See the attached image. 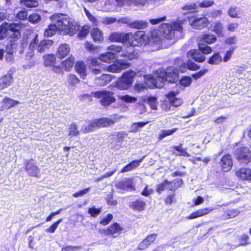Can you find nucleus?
<instances>
[{
  "label": "nucleus",
  "instance_id": "4be33fe9",
  "mask_svg": "<svg viewBox=\"0 0 251 251\" xmlns=\"http://www.w3.org/2000/svg\"><path fill=\"white\" fill-rule=\"evenodd\" d=\"M126 64L119 63L118 62L116 63L108 66L106 67L107 71L112 73H119L122 70L126 67Z\"/></svg>",
  "mask_w": 251,
  "mask_h": 251
},
{
  "label": "nucleus",
  "instance_id": "4c0bfd02",
  "mask_svg": "<svg viewBox=\"0 0 251 251\" xmlns=\"http://www.w3.org/2000/svg\"><path fill=\"white\" fill-rule=\"evenodd\" d=\"M148 25V23L144 21H136L131 24V27L138 29H144Z\"/></svg>",
  "mask_w": 251,
  "mask_h": 251
},
{
  "label": "nucleus",
  "instance_id": "9b49d317",
  "mask_svg": "<svg viewBox=\"0 0 251 251\" xmlns=\"http://www.w3.org/2000/svg\"><path fill=\"white\" fill-rule=\"evenodd\" d=\"M189 22H191V25L193 28L197 29H201L207 25L208 20L205 17H194L192 22L190 20Z\"/></svg>",
  "mask_w": 251,
  "mask_h": 251
},
{
  "label": "nucleus",
  "instance_id": "9d476101",
  "mask_svg": "<svg viewBox=\"0 0 251 251\" xmlns=\"http://www.w3.org/2000/svg\"><path fill=\"white\" fill-rule=\"evenodd\" d=\"M159 33L160 35L168 39H171L174 36V31L173 30V27H172L171 25L166 23H163L160 25L157 30V36H158Z\"/></svg>",
  "mask_w": 251,
  "mask_h": 251
},
{
  "label": "nucleus",
  "instance_id": "2f4dec72",
  "mask_svg": "<svg viewBox=\"0 0 251 251\" xmlns=\"http://www.w3.org/2000/svg\"><path fill=\"white\" fill-rule=\"evenodd\" d=\"M133 37V36L130 39V41L131 40V41H133V39H132ZM134 38L135 39V41L137 42L136 43H134L132 41V42H130V44H135L134 46H133V47L134 48V46H138L139 45L138 44H140V45H142L141 42L142 41H144L146 39V36L144 34V33L143 31H138L136 34L134 35Z\"/></svg>",
  "mask_w": 251,
  "mask_h": 251
},
{
  "label": "nucleus",
  "instance_id": "6e6d98bb",
  "mask_svg": "<svg viewBox=\"0 0 251 251\" xmlns=\"http://www.w3.org/2000/svg\"><path fill=\"white\" fill-rule=\"evenodd\" d=\"M187 68L191 71H197L200 69V66L197 65L191 60L188 61L187 63Z\"/></svg>",
  "mask_w": 251,
  "mask_h": 251
},
{
  "label": "nucleus",
  "instance_id": "338daca9",
  "mask_svg": "<svg viewBox=\"0 0 251 251\" xmlns=\"http://www.w3.org/2000/svg\"><path fill=\"white\" fill-rule=\"evenodd\" d=\"M239 212L235 209L229 210L226 214V217L227 218H232L238 215Z\"/></svg>",
  "mask_w": 251,
  "mask_h": 251
},
{
  "label": "nucleus",
  "instance_id": "37998d69",
  "mask_svg": "<svg viewBox=\"0 0 251 251\" xmlns=\"http://www.w3.org/2000/svg\"><path fill=\"white\" fill-rule=\"evenodd\" d=\"M192 81V79L191 77L188 76H184L179 80V83L184 87L189 86L191 84Z\"/></svg>",
  "mask_w": 251,
  "mask_h": 251
},
{
  "label": "nucleus",
  "instance_id": "393cba45",
  "mask_svg": "<svg viewBox=\"0 0 251 251\" xmlns=\"http://www.w3.org/2000/svg\"><path fill=\"white\" fill-rule=\"evenodd\" d=\"M212 30L219 37H223L224 35V28L223 25L220 22L217 21L213 23Z\"/></svg>",
  "mask_w": 251,
  "mask_h": 251
},
{
  "label": "nucleus",
  "instance_id": "bb28decb",
  "mask_svg": "<svg viewBox=\"0 0 251 251\" xmlns=\"http://www.w3.org/2000/svg\"><path fill=\"white\" fill-rule=\"evenodd\" d=\"M176 93L174 91H172L167 94L168 101L170 105H172L175 107L179 106L181 103L180 100L176 97Z\"/></svg>",
  "mask_w": 251,
  "mask_h": 251
},
{
  "label": "nucleus",
  "instance_id": "1a4fd4ad",
  "mask_svg": "<svg viewBox=\"0 0 251 251\" xmlns=\"http://www.w3.org/2000/svg\"><path fill=\"white\" fill-rule=\"evenodd\" d=\"M116 59V54L114 52H107L100 55L98 59L93 58L91 64L94 66H100V61L110 63Z\"/></svg>",
  "mask_w": 251,
  "mask_h": 251
},
{
  "label": "nucleus",
  "instance_id": "680f3d73",
  "mask_svg": "<svg viewBox=\"0 0 251 251\" xmlns=\"http://www.w3.org/2000/svg\"><path fill=\"white\" fill-rule=\"evenodd\" d=\"M82 248V246H67L62 248L61 251H76Z\"/></svg>",
  "mask_w": 251,
  "mask_h": 251
},
{
  "label": "nucleus",
  "instance_id": "aec40b11",
  "mask_svg": "<svg viewBox=\"0 0 251 251\" xmlns=\"http://www.w3.org/2000/svg\"><path fill=\"white\" fill-rule=\"evenodd\" d=\"M213 209H214L211 207H207L200 209L198 210L197 211L192 213L190 215H189L187 217V218L188 219H193L201 217L202 216L208 214L209 212L213 210Z\"/></svg>",
  "mask_w": 251,
  "mask_h": 251
},
{
  "label": "nucleus",
  "instance_id": "0e129e2a",
  "mask_svg": "<svg viewBox=\"0 0 251 251\" xmlns=\"http://www.w3.org/2000/svg\"><path fill=\"white\" fill-rule=\"evenodd\" d=\"M207 71L208 70L207 69L201 70L197 73L192 74V77L194 79L197 80L204 75L207 72Z\"/></svg>",
  "mask_w": 251,
  "mask_h": 251
},
{
  "label": "nucleus",
  "instance_id": "473e14b6",
  "mask_svg": "<svg viewBox=\"0 0 251 251\" xmlns=\"http://www.w3.org/2000/svg\"><path fill=\"white\" fill-rule=\"evenodd\" d=\"M222 61V58L219 52L213 54L208 59V63L211 65H218Z\"/></svg>",
  "mask_w": 251,
  "mask_h": 251
},
{
  "label": "nucleus",
  "instance_id": "423d86ee",
  "mask_svg": "<svg viewBox=\"0 0 251 251\" xmlns=\"http://www.w3.org/2000/svg\"><path fill=\"white\" fill-rule=\"evenodd\" d=\"M135 75V73L133 71L125 73L117 81L116 87L121 90L128 89L132 84L133 78Z\"/></svg>",
  "mask_w": 251,
  "mask_h": 251
},
{
  "label": "nucleus",
  "instance_id": "cd10ccee",
  "mask_svg": "<svg viewBox=\"0 0 251 251\" xmlns=\"http://www.w3.org/2000/svg\"><path fill=\"white\" fill-rule=\"evenodd\" d=\"M38 35L36 34L29 44V51L26 53V57H25L26 59L27 60L30 59L34 56V53L33 51V50L36 47L35 46L37 45H38Z\"/></svg>",
  "mask_w": 251,
  "mask_h": 251
},
{
  "label": "nucleus",
  "instance_id": "c756f323",
  "mask_svg": "<svg viewBox=\"0 0 251 251\" xmlns=\"http://www.w3.org/2000/svg\"><path fill=\"white\" fill-rule=\"evenodd\" d=\"M75 69L79 74L82 79H84L86 76V66L82 62H77L75 65Z\"/></svg>",
  "mask_w": 251,
  "mask_h": 251
},
{
  "label": "nucleus",
  "instance_id": "774afa93",
  "mask_svg": "<svg viewBox=\"0 0 251 251\" xmlns=\"http://www.w3.org/2000/svg\"><path fill=\"white\" fill-rule=\"evenodd\" d=\"M234 48H231L228 50H227L226 52V54L223 58V61L225 62H227L231 57L232 54L233 53Z\"/></svg>",
  "mask_w": 251,
  "mask_h": 251
},
{
  "label": "nucleus",
  "instance_id": "f03ea898",
  "mask_svg": "<svg viewBox=\"0 0 251 251\" xmlns=\"http://www.w3.org/2000/svg\"><path fill=\"white\" fill-rule=\"evenodd\" d=\"M54 23L48 25L44 32V36L51 37L54 35L57 30L64 31L67 34L73 35L76 30L79 29L77 26L74 25L70 21L69 16L62 14H55L51 17Z\"/></svg>",
  "mask_w": 251,
  "mask_h": 251
},
{
  "label": "nucleus",
  "instance_id": "49530a36",
  "mask_svg": "<svg viewBox=\"0 0 251 251\" xmlns=\"http://www.w3.org/2000/svg\"><path fill=\"white\" fill-rule=\"evenodd\" d=\"M67 79L70 85L72 86H75L79 82L78 78L73 74L69 75Z\"/></svg>",
  "mask_w": 251,
  "mask_h": 251
},
{
  "label": "nucleus",
  "instance_id": "69168bd1",
  "mask_svg": "<svg viewBox=\"0 0 251 251\" xmlns=\"http://www.w3.org/2000/svg\"><path fill=\"white\" fill-rule=\"evenodd\" d=\"M156 100L157 99L155 97H151L148 98V103L153 109H157Z\"/></svg>",
  "mask_w": 251,
  "mask_h": 251
},
{
  "label": "nucleus",
  "instance_id": "b1692460",
  "mask_svg": "<svg viewBox=\"0 0 251 251\" xmlns=\"http://www.w3.org/2000/svg\"><path fill=\"white\" fill-rule=\"evenodd\" d=\"M142 161V159L139 160H133L126 166H125L121 171V173H124L131 171L134 169L137 168Z\"/></svg>",
  "mask_w": 251,
  "mask_h": 251
},
{
  "label": "nucleus",
  "instance_id": "09e8293b",
  "mask_svg": "<svg viewBox=\"0 0 251 251\" xmlns=\"http://www.w3.org/2000/svg\"><path fill=\"white\" fill-rule=\"evenodd\" d=\"M101 212V208H97L95 206L89 208L88 210V214L92 217H96Z\"/></svg>",
  "mask_w": 251,
  "mask_h": 251
},
{
  "label": "nucleus",
  "instance_id": "4d7b16f0",
  "mask_svg": "<svg viewBox=\"0 0 251 251\" xmlns=\"http://www.w3.org/2000/svg\"><path fill=\"white\" fill-rule=\"evenodd\" d=\"M198 7L201 8L209 7L214 4L213 0H203L201 2H198Z\"/></svg>",
  "mask_w": 251,
  "mask_h": 251
},
{
  "label": "nucleus",
  "instance_id": "603ef678",
  "mask_svg": "<svg viewBox=\"0 0 251 251\" xmlns=\"http://www.w3.org/2000/svg\"><path fill=\"white\" fill-rule=\"evenodd\" d=\"M147 87L144 83H138L134 85V90L137 93H140L146 90Z\"/></svg>",
  "mask_w": 251,
  "mask_h": 251
},
{
  "label": "nucleus",
  "instance_id": "79ce46f5",
  "mask_svg": "<svg viewBox=\"0 0 251 251\" xmlns=\"http://www.w3.org/2000/svg\"><path fill=\"white\" fill-rule=\"evenodd\" d=\"M79 133L77 125L75 123L70 125L69 128V135L71 136H76Z\"/></svg>",
  "mask_w": 251,
  "mask_h": 251
},
{
  "label": "nucleus",
  "instance_id": "f257e3e1",
  "mask_svg": "<svg viewBox=\"0 0 251 251\" xmlns=\"http://www.w3.org/2000/svg\"><path fill=\"white\" fill-rule=\"evenodd\" d=\"M132 36L131 33H112L109 37L110 41L122 42L123 45H112L108 47V50L118 53L119 56L127 60H133L138 58V50L133 47L135 44H131L130 42V39Z\"/></svg>",
  "mask_w": 251,
  "mask_h": 251
},
{
  "label": "nucleus",
  "instance_id": "c9c22d12",
  "mask_svg": "<svg viewBox=\"0 0 251 251\" xmlns=\"http://www.w3.org/2000/svg\"><path fill=\"white\" fill-rule=\"evenodd\" d=\"M7 26L6 22L3 23L0 26V40H2L10 35Z\"/></svg>",
  "mask_w": 251,
  "mask_h": 251
},
{
  "label": "nucleus",
  "instance_id": "864d4df0",
  "mask_svg": "<svg viewBox=\"0 0 251 251\" xmlns=\"http://www.w3.org/2000/svg\"><path fill=\"white\" fill-rule=\"evenodd\" d=\"M168 180H165L161 184L157 185L156 188V191L159 193H161L162 191L168 189Z\"/></svg>",
  "mask_w": 251,
  "mask_h": 251
},
{
  "label": "nucleus",
  "instance_id": "3c124183",
  "mask_svg": "<svg viewBox=\"0 0 251 251\" xmlns=\"http://www.w3.org/2000/svg\"><path fill=\"white\" fill-rule=\"evenodd\" d=\"M17 44L14 42H11L6 46V53H14L16 52Z\"/></svg>",
  "mask_w": 251,
  "mask_h": 251
},
{
  "label": "nucleus",
  "instance_id": "f8f14e48",
  "mask_svg": "<svg viewBox=\"0 0 251 251\" xmlns=\"http://www.w3.org/2000/svg\"><path fill=\"white\" fill-rule=\"evenodd\" d=\"M219 164L223 172H226L230 170L233 164L231 155L229 154H225L220 159Z\"/></svg>",
  "mask_w": 251,
  "mask_h": 251
},
{
  "label": "nucleus",
  "instance_id": "e433bc0d",
  "mask_svg": "<svg viewBox=\"0 0 251 251\" xmlns=\"http://www.w3.org/2000/svg\"><path fill=\"white\" fill-rule=\"evenodd\" d=\"M96 122L97 127H106L113 123V121L107 118H100Z\"/></svg>",
  "mask_w": 251,
  "mask_h": 251
},
{
  "label": "nucleus",
  "instance_id": "ddd939ff",
  "mask_svg": "<svg viewBox=\"0 0 251 251\" xmlns=\"http://www.w3.org/2000/svg\"><path fill=\"white\" fill-rule=\"evenodd\" d=\"M116 187L124 190H135L134 185L131 179L125 178L116 184Z\"/></svg>",
  "mask_w": 251,
  "mask_h": 251
},
{
  "label": "nucleus",
  "instance_id": "c03bdc74",
  "mask_svg": "<svg viewBox=\"0 0 251 251\" xmlns=\"http://www.w3.org/2000/svg\"><path fill=\"white\" fill-rule=\"evenodd\" d=\"M75 59L72 56L69 57L67 59L63 61V65L66 70H69L72 68L74 64Z\"/></svg>",
  "mask_w": 251,
  "mask_h": 251
},
{
  "label": "nucleus",
  "instance_id": "58836bf2",
  "mask_svg": "<svg viewBox=\"0 0 251 251\" xmlns=\"http://www.w3.org/2000/svg\"><path fill=\"white\" fill-rule=\"evenodd\" d=\"M96 127H97V126L95 121L89 124L84 125L82 127L81 130L84 133H88L94 130Z\"/></svg>",
  "mask_w": 251,
  "mask_h": 251
},
{
  "label": "nucleus",
  "instance_id": "dca6fc26",
  "mask_svg": "<svg viewBox=\"0 0 251 251\" xmlns=\"http://www.w3.org/2000/svg\"><path fill=\"white\" fill-rule=\"evenodd\" d=\"M187 56L198 62H203L205 59V56L202 55L200 51L196 49L189 51L187 53Z\"/></svg>",
  "mask_w": 251,
  "mask_h": 251
},
{
  "label": "nucleus",
  "instance_id": "e2e57ef3",
  "mask_svg": "<svg viewBox=\"0 0 251 251\" xmlns=\"http://www.w3.org/2000/svg\"><path fill=\"white\" fill-rule=\"evenodd\" d=\"M113 219V215L111 214L108 213L106 217H105L100 222V224L103 226L107 225Z\"/></svg>",
  "mask_w": 251,
  "mask_h": 251
},
{
  "label": "nucleus",
  "instance_id": "72a5a7b5",
  "mask_svg": "<svg viewBox=\"0 0 251 251\" xmlns=\"http://www.w3.org/2000/svg\"><path fill=\"white\" fill-rule=\"evenodd\" d=\"M45 66H52L55 62V56L52 54L45 55L43 56Z\"/></svg>",
  "mask_w": 251,
  "mask_h": 251
},
{
  "label": "nucleus",
  "instance_id": "6e6552de",
  "mask_svg": "<svg viewBox=\"0 0 251 251\" xmlns=\"http://www.w3.org/2000/svg\"><path fill=\"white\" fill-rule=\"evenodd\" d=\"M25 169L27 174L30 176L39 177L40 176V169L37 166L33 159L25 160Z\"/></svg>",
  "mask_w": 251,
  "mask_h": 251
},
{
  "label": "nucleus",
  "instance_id": "a19ab883",
  "mask_svg": "<svg viewBox=\"0 0 251 251\" xmlns=\"http://www.w3.org/2000/svg\"><path fill=\"white\" fill-rule=\"evenodd\" d=\"M147 122H137L133 123L130 127L131 132H136L139 128L143 127L147 124Z\"/></svg>",
  "mask_w": 251,
  "mask_h": 251
},
{
  "label": "nucleus",
  "instance_id": "de8ad7c7",
  "mask_svg": "<svg viewBox=\"0 0 251 251\" xmlns=\"http://www.w3.org/2000/svg\"><path fill=\"white\" fill-rule=\"evenodd\" d=\"M62 219H60L54 224H53L51 226H50L49 228L46 229V231L47 232L49 233H54L55 230L57 229L58 225L62 222Z\"/></svg>",
  "mask_w": 251,
  "mask_h": 251
},
{
  "label": "nucleus",
  "instance_id": "052dcab7",
  "mask_svg": "<svg viewBox=\"0 0 251 251\" xmlns=\"http://www.w3.org/2000/svg\"><path fill=\"white\" fill-rule=\"evenodd\" d=\"M107 203L108 205L115 206L118 202L116 200H113V195L112 194H109L106 198Z\"/></svg>",
  "mask_w": 251,
  "mask_h": 251
},
{
  "label": "nucleus",
  "instance_id": "a211bd4d",
  "mask_svg": "<svg viewBox=\"0 0 251 251\" xmlns=\"http://www.w3.org/2000/svg\"><path fill=\"white\" fill-rule=\"evenodd\" d=\"M156 236L157 235L155 234H152L149 235L139 244L138 247V249L140 250H144L147 249L149 246L155 240Z\"/></svg>",
  "mask_w": 251,
  "mask_h": 251
},
{
  "label": "nucleus",
  "instance_id": "f3484780",
  "mask_svg": "<svg viewBox=\"0 0 251 251\" xmlns=\"http://www.w3.org/2000/svg\"><path fill=\"white\" fill-rule=\"evenodd\" d=\"M112 76L110 75L103 74L100 77H96L94 80V83L98 86H104L112 80Z\"/></svg>",
  "mask_w": 251,
  "mask_h": 251
},
{
  "label": "nucleus",
  "instance_id": "4468645a",
  "mask_svg": "<svg viewBox=\"0 0 251 251\" xmlns=\"http://www.w3.org/2000/svg\"><path fill=\"white\" fill-rule=\"evenodd\" d=\"M236 175L243 180H251V169L242 168L236 171Z\"/></svg>",
  "mask_w": 251,
  "mask_h": 251
},
{
  "label": "nucleus",
  "instance_id": "a18cd8bd",
  "mask_svg": "<svg viewBox=\"0 0 251 251\" xmlns=\"http://www.w3.org/2000/svg\"><path fill=\"white\" fill-rule=\"evenodd\" d=\"M181 145L180 146H175L174 147V149L179 152L180 153L178 154V156H183L189 157L190 155L187 152L186 148H182L181 147Z\"/></svg>",
  "mask_w": 251,
  "mask_h": 251
},
{
  "label": "nucleus",
  "instance_id": "5fc2aeb1",
  "mask_svg": "<svg viewBox=\"0 0 251 251\" xmlns=\"http://www.w3.org/2000/svg\"><path fill=\"white\" fill-rule=\"evenodd\" d=\"M198 7V2H196L185 5L182 8V9L186 11H191L196 9Z\"/></svg>",
  "mask_w": 251,
  "mask_h": 251
},
{
  "label": "nucleus",
  "instance_id": "f704fd0d",
  "mask_svg": "<svg viewBox=\"0 0 251 251\" xmlns=\"http://www.w3.org/2000/svg\"><path fill=\"white\" fill-rule=\"evenodd\" d=\"M7 28L8 31H10L14 33L16 36L20 35L19 30L21 28V25L19 23H7Z\"/></svg>",
  "mask_w": 251,
  "mask_h": 251
},
{
  "label": "nucleus",
  "instance_id": "20e7f679",
  "mask_svg": "<svg viewBox=\"0 0 251 251\" xmlns=\"http://www.w3.org/2000/svg\"><path fill=\"white\" fill-rule=\"evenodd\" d=\"M216 37L212 34H204L201 38V43L198 44L199 50L203 54H208L212 52V49L207 44H211L215 42Z\"/></svg>",
  "mask_w": 251,
  "mask_h": 251
},
{
  "label": "nucleus",
  "instance_id": "0eeeda50",
  "mask_svg": "<svg viewBox=\"0 0 251 251\" xmlns=\"http://www.w3.org/2000/svg\"><path fill=\"white\" fill-rule=\"evenodd\" d=\"M236 158L241 163L247 164L251 161V151L247 147H242L235 151Z\"/></svg>",
  "mask_w": 251,
  "mask_h": 251
},
{
  "label": "nucleus",
  "instance_id": "ea45409f",
  "mask_svg": "<svg viewBox=\"0 0 251 251\" xmlns=\"http://www.w3.org/2000/svg\"><path fill=\"white\" fill-rule=\"evenodd\" d=\"M21 3L29 8L36 7L39 4L36 0H21Z\"/></svg>",
  "mask_w": 251,
  "mask_h": 251
},
{
  "label": "nucleus",
  "instance_id": "bf43d9fd",
  "mask_svg": "<svg viewBox=\"0 0 251 251\" xmlns=\"http://www.w3.org/2000/svg\"><path fill=\"white\" fill-rule=\"evenodd\" d=\"M91 189V187H88L83 190H80L78 192H76L73 194V196L75 198L82 197L87 193H88Z\"/></svg>",
  "mask_w": 251,
  "mask_h": 251
},
{
  "label": "nucleus",
  "instance_id": "7c9ffc66",
  "mask_svg": "<svg viewBox=\"0 0 251 251\" xmlns=\"http://www.w3.org/2000/svg\"><path fill=\"white\" fill-rule=\"evenodd\" d=\"M2 102L3 103L2 107L3 109L6 108L7 109H9L20 103L18 100H14L8 97L4 98Z\"/></svg>",
  "mask_w": 251,
  "mask_h": 251
},
{
  "label": "nucleus",
  "instance_id": "2eb2a0df",
  "mask_svg": "<svg viewBox=\"0 0 251 251\" xmlns=\"http://www.w3.org/2000/svg\"><path fill=\"white\" fill-rule=\"evenodd\" d=\"M122 228L117 223H114L110 226L107 229L104 230V233L107 235H111L113 237H116L120 233L122 230Z\"/></svg>",
  "mask_w": 251,
  "mask_h": 251
},
{
  "label": "nucleus",
  "instance_id": "7ed1b4c3",
  "mask_svg": "<svg viewBox=\"0 0 251 251\" xmlns=\"http://www.w3.org/2000/svg\"><path fill=\"white\" fill-rule=\"evenodd\" d=\"M156 78L154 80L156 86L158 88L163 87L166 82L171 83L176 82L178 80V73L173 66L169 67L165 70H160Z\"/></svg>",
  "mask_w": 251,
  "mask_h": 251
},
{
  "label": "nucleus",
  "instance_id": "39448f33",
  "mask_svg": "<svg viewBox=\"0 0 251 251\" xmlns=\"http://www.w3.org/2000/svg\"><path fill=\"white\" fill-rule=\"evenodd\" d=\"M113 95V92L106 90L98 91L94 93V97L100 99V102L104 107L108 106L115 102L116 99Z\"/></svg>",
  "mask_w": 251,
  "mask_h": 251
},
{
  "label": "nucleus",
  "instance_id": "412c9836",
  "mask_svg": "<svg viewBox=\"0 0 251 251\" xmlns=\"http://www.w3.org/2000/svg\"><path fill=\"white\" fill-rule=\"evenodd\" d=\"M70 47L68 44H64L60 46L56 53V56L60 59L65 57L70 53Z\"/></svg>",
  "mask_w": 251,
  "mask_h": 251
},
{
  "label": "nucleus",
  "instance_id": "c85d7f7f",
  "mask_svg": "<svg viewBox=\"0 0 251 251\" xmlns=\"http://www.w3.org/2000/svg\"><path fill=\"white\" fill-rule=\"evenodd\" d=\"M13 81L10 75H5L0 78V90H2L8 87Z\"/></svg>",
  "mask_w": 251,
  "mask_h": 251
},
{
  "label": "nucleus",
  "instance_id": "5701e85b",
  "mask_svg": "<svg viewBox=\"0 0 251 251\" xmlns=\"http://www.w3.org/2000/svg\"><path fill=\"white\" fill-rule=\"evenodd\" d=\"M91 35L95 43H100L103 41V37L102 31L97 27L94 28L91 30Z\"/></svg>",
  "mask_w": 251,
  "mask_h": 251
},
{
  "label": "nucleus",
  "instance_id": "13d9d810",
  "mask_svg": "<svg viewBox=\"0 0 251 251\" xmlns=\"http://www.w3.org/2000/svg\"><path fill=\"white\" fill-rule=\"evenodd\" d=\"M238 9L237 7H231L228 11V15L232 18L238 17Z\"/></svg>",
  "mask_w": 251,
  "mask_h": 251
},
{
  "label": "nucleus",
  "instance_id": "6ab92c4d",
  "mask_svg": "<svg viewBox=\"0 0 251 251\" xmlns=\"http://www.w3.org/2000/svg\"><path fill=\"white\" fill-rule=\"evenodd\" d=\"M53 44V42L51 40H43L35 47L37 48L39 52L43 53L49 49Z\"/></svg>",
  "mask_w": 251,
  "mask_h": 251
},
{
  "label": "nucleus",
  "instance_id": "8fccbe9b",
  "mask_svg": "<svg viewBox=\"0 0 251 251\" xmlns=\"http://www.w3.org/2000/svg\"><path fill=\"white\" fill-rule=\"evenodd\" d=\"M41 19V16L39 14L34 13L29 16L28 21L31 23L37 24L40 21Z\"/></svg>",
  "mask_w": 251,
  "mask_h": 251
},
{
  "label": "nucleus",
  "instance_id": "a878e982",
  "mask_svg": "<svg viewBox=\"0 0 251 251\" xmlns=\"http://www.w3.org/2000/svg\"><path fill=\"white\" fill-rule=\"evenodd\" d=\"M146 205V203L145 201L141 200H138L131 202L129 207L134 210L142 211L145 210Z\"/></svg>",
  "mask_w": 251,
  "mask_h": 251
}]
</instances>
